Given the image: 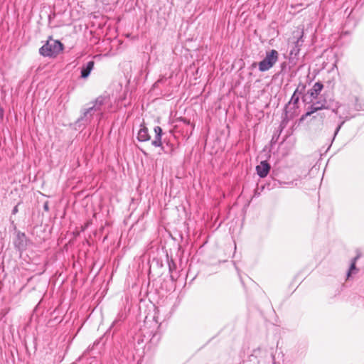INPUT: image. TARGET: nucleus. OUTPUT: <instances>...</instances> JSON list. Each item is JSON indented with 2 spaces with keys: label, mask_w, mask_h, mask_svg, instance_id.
I'll use <instances>...</instances> for the list:
<instances>
[{
  "label": "nucleus",
  "mask_w": 364,
  "mask_h": 364,
  "mask_svg": "<svg viewBox=\"0 0 364 364\" xmlns=\"http://www.w3.org/2000/svg\"><path fill=\"white\" fill-rule=\"evenodd\" d=\"M279 60V53L276 50L266 52L264 58L258 63L260 72H265L272 68Z\"/></svg>",
  "instance_id": "2"
},
{
  "label": "nucleus",
  "mask_w": 364,
  "mask_h": 364,
  "mask_svg": "<svg viewBox=\"0 0 364 364\" xmlns=\"http://www.w3.org/2000/svg\"><path fill=\"white\" fill-rule=\"evenodd\" d=\"M299 100V94H298V89H296L294 91V94L292 95L289 103L293 104L294 105H296Z\"/></svg>",
  "instance_id": "12"
},
{
  "label": "nucleus",
  "mask_w": 364,
  "mask_h": 364,
  "mask_svg": "<svg viewBox=\"0 0 364 364\" xmlns=\"http://www.w3.org/2000/svg\"><path fill=\"white\" fill-rule=\"evenodd\" d=\"M18 205H16L13 210H12V214L15 215L18 213Z\"/></svg>",
  "instance_id": "18"
},
{
  "label": "nucleus",
  "mask_w": 364,
  "mask_h": 364,
  "mask_svg": "<svg viewBox=\"0 0 364 364\" xmlns=\"http://www.w3.org/2000/svg\"><path fill=\"white\" fill-rule=\"evenodd\" d=\"M151 144L156 147H161L162 149H164L162 146L161 137L160 136H155L154 139L151 141Z\"/></svg>",
  "instance_id": "13"
},
{
  "label": "nucleus",
  "mask_w": 364,
  "mask_h": 364,
  "mask_svg": "<svg viewBox=\"0 0 364 364\" xmlns=\"http://www.w3.org/2000/svg\"><path fill=\"white\" fill-rule=\"evenodd\" d=\"M344 124V122H342L338 126V127L336 128V131H335V133H334V136L333 138L336 137V134L338 133L340 129L341 128V127L343 126V124Z\"/></svg>",
  "instance_id": "16"
},
{
  "label": "nucleus",
  "mask_w": 364,
  "mask_h": 364,
  "mask_svg": "<svg viewBox=\"0 0 364 364\" xmlns=\"http://www.w3.org/2000/svg\"><path fill=\"white\" fill-rule=\"evenodd\" d=\"M63 49V45L56 40L48 41L39 49V53L44 57H55Z\"/></svg>",
  "instance_id": "1"
},
{
  "label": "nucleus",
  "mask_w": 364,
  "mask_h": 364,
  "mask_svg": "<svg viewBox=\"0 0 364 364\" xmlns=\"http://www.w3.org/2000/svg\"><path fill=\"white\" fill-rule=\"evenodd\" d=\"M323 87V84L320 82H317L313 85L312 88L309 90L308 92L311 95V97H312L313 98H316L318 95L320 94Z\"/></svg>",
  "instance_id": "8"
},
{
  "label": "nucleus",
  "mask_w": 364,
  "mask_h": 364,
  "mask_svg": "<svg viewBox=\"0 0 364 364\" xmlns=\"http://www.w3.org/2000/svg\"><path fill=\"white\" fill-rule=\"evenodd\" d=\"M333 112H334L335 113H337V111L335 109H333Z\"/></svg>",
  "instance_id": "22"
},
{
  "label": "nucleus",
  "mask_w": 364,
  "mask_h": 364,
  "mask_svg": "<svg viewBox=\"0 0 364 364\" xmlns=\"http://www.w3.org/2000/svg\"><path fill=\"white\" fill-rule=\"evenodd\" d=\"M96 113L95 111L91 109L89 107L82 111L81 117L79 118V122H82L84 125H86L92 121L94 114Z\"/></svg>",
  "instance_id": "4"
},
{
  "label": "nucleus",
  "mask_w": 364,
  "mask_h": 364,
  "mask_svg": "<svg viewBox=\"0 0 364 364\" xmlns=\"http://www.w3.org/2000/svg\"><path fill=\"white\" fill-rule=\"evenodd\" d=\"M303 38V31L301 32V35L299 36V38L297 39L296 42L295 43V45L294 48L290 50V55H297L300 51V47L301 44L300 42H303L302 41Z\"/></svg>",
  "instance_id": "10"
},
{
  "label": "nucleus",
  "mask_w": 364,
  "mask_h": 364,
  "mask_svg": "<svg viewBox=\"0 0 364 364\" xmlns=\"http://www.w3.org/2000/svg\"><path fill=\"white\" fill-rule=\"evenodd\" d=\"M256 65H257V63H254L252 65V67H255V66H256Z\"/></svg>",
  "instance_id": "20"
},
{
  "label": "nucleus",
  "mask_w": 364,
  "mask_h": 364,
  "mask_svg": "<svg viewBox=\"0 0 364 364\" xmlns=\"http://www.w3.org/2000/svg\"><path fill=\"white\" fill-rule=\"evenodd\" d=\"M320 109H321L320 107L316 106V105H313L310 107V110L306 112V116H309V115H311V114H313L314 112H316L317 110H318Z\"/></svg>",
  "instance_id": "14"
},
{
  "label": "nucleus",
  "mask_w": 364,
  "mask_h": 364,
  "mask_svg": "<svg viewBox=\"0 0 364 364\" xmlns=\"http://www.w3.org/2000/svg\"><path fill=\"white\" fill-rule=\"evenodd\" d=\"M358 259V256L355 257L351 260V264L347 273V279H349L352 275L356 274L358 272V269L356 268L355 264Z\"/></svg>",
  "instance_id": "9"
},
{
  "label": "nucleus",
  "mask_w": 364,
  "mask_h": 364,
  "mask_svg": "<svg viewBox=\"0 0 364 364\" xmlns=\"http://www.w3.org/2000/svg\"><path fill=\"white\" fill-rule=\"evenodd\" d=\"M94 61L90 60L87 62L85 65L82 66L81 70V77L82 78H87L94 68Z\"/></svg>",
  "instance_id": "7"
},
{
  "label": "nucleus",
  "mask_w": 364,
  "mask_h": 364,
  "mask_svg": "<svg viewBox=\"0 0 364 364\" xmlns=\"http://www.w3.org/2000/svg\"><path fill=\"white\" fill-rule=\"evenodd\" d=\"M264 360H258L257 364H269L270 362H272L273 364H276L274 361V355L271 353H266L264 356Z\"/></svg>",
  "instance_id": "11"
},
{
  "label": "nucleus",
  "mask_w": 364,
  "mask_h": 364,
  "mask_svg": "<svg viewBox=\"0 0 364 364\" xmlns=\"http://www.w3.org/2000/svg\"><path fill=\"white\" fill-rule=\"evenodd\" d=\"M44 209H45L46 210H48V205H47V204H45V205H44Z\"/></svg>",
  "instance_id": "19"
},
{
  "label": "nucleus",
  "mask_w": 364,
  "mask_h": 364,
  "mask_svg": "<svg viewBox=\"0 0 364 364\" xmlns=\"http://www.w3.org/2000/svg\"><path fill=\"white\" fill-rule=\"evenodd\" d=\"M270 169L269 164L266 161H262L256 166V171L258 176L261 178L267 176Z\"/></svg>",
  "instance_id": "5"
},
{
  "label": "nucleus",
  "mask_w": 364,
  "mask_h": 364,
  "mask_svg": "<svg viewBox=\"0 0 364 364\" xmlns=\"http://www.w3.org/2000/svg\"><path fill=\"white\" fill-rule=\"evenodd\" d=\"M333 67H336V62L333 64Z\"/></svg>",
  "instance_id": "21"
},
{
  "label": "nucleus",
  "mask_w": 364,
  "mask_h": 364,
  "mask_svg": "<svg viewBox=\"0 0 364 364\" xmlns=\"http://www.w3.org/2000/svg\"><path fill=\"white\" fill-rule=\"evenodd\" d=\"M109 100V98L105 96H100L98 97L95 102H92V105L90 107L91 109L95 111V112H97L100 114V115L102 114V107L105 105Z\"/></svg>",
  "instance_id": "3"
},
{
  "label": "nucleus",
  "mask_w": 364,
  "mask_h": 364,
  "mask_svg": "<svg viewBox=\"0 0 364 364\" xmlns=\"http://www.w3.org/2000/svg\"><path fill=\"white\" fill-rule=\"evenodd\" d=\"M137 139L139 141H147L150 139L148 129L145 126L141 125V128L137 134Z\"/></svg>",
  "instance_id": "6"
},
{
  "label": "nucleus",
  "mask_w": 364,
  "mask_h": 364,
  "mask_svg": "<svg viewBox=\"0 0 364 364\" xmlns=\"http://www.w3.org/2000/svg\"><path fill=\"white\" fill-rule=\"evenodd\" d=\"M154 130L155 132V136H160V137L162 136V129L160 127H159V126L155 127Z\"/></svg>",
  "instance_id": "15"
},
{
  "label": "nucleus",
  "mask_w": 364,
  "mask_h": 364,
  "mask_svg": "<svg viewBox=\"0 0 364 364\" xmlns=\"http://www.w3.org/2000/svg\"><path fill=\"white\" fill-rule=\"evenodd\" d=\"M4 114V111L3 108L0 106V119H3Z\"/></svg>",
  "instance_id": "17"
}]
</instances>
